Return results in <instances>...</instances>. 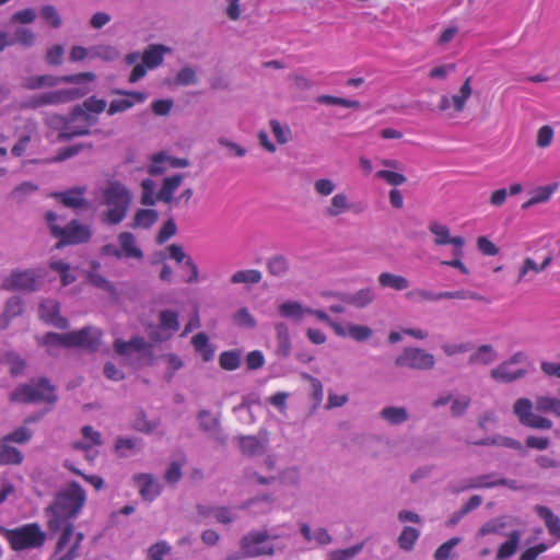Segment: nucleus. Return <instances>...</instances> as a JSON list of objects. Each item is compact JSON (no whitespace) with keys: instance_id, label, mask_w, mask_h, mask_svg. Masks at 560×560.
I'll return each instance as SVG.
<instances>
[{"instance_id":"13d9d810","label":"nucleus","mask_w":560,"mask_h":560,"mask_svg":"<svg viewBox=\"0 0 560 560\" xmlns=\"http://www.w3.org/2000/svg\"><path fill=\"white\" fill-rule=\"evenodd\" d=\"M348 335L355 341H365L373 336V330L365 325L348 324Z\"/></svg>"},{"instance_id":"bf43d9fd","label":"nucleus","mask_w":560,"mask_h":560,"mask_svg":"<svg viewBox=\"0 0 560 560\" xmlns=\"http://www.w3.org/2000/svg\"><path fill=\"white\" fill-rule=\"evenodd\" d=\"M40 18L54 28H59L62 24L61 18L54 5L46 4L40 9Z\"/></svg>"},{"instance_id":"3c124183","label":"nucleus","mask_w":560,"mask_h":560,"mask_svg":"<svg viewBox=\"0 0 560 560\" xmlns=\"http://www.w3.org/2000/svg\"><path fill=\"white\" fill-rule=\"evenodd\" d=\"M70 120H72V124L82 122L84 126H88V128L98 121L95 115L86 112L83 107H79L78 105L73 106L70 110Z\"/></svg>"},{"instance_id":"58836bf2","label":"nucleus","mask_w":560,"mask_h":560,"mask_svg":"<svg viewBox=\"0 0 560 560\" xmlns=\"http://www.w3.org/2000/svg\"><path fill=\"white\" fill-rule=\"evenodd\" d=\"M12 35H13V39H14V45H20L25 49L31 48L35 45L36 35L28 27L16 26L13 30Z\"/></svg>"},{"instance_id":"c03bdc74","label":"nucleus","mask_w":560,"mask_h":560,"mask_svg":"<svg viewBox=\"0 0 560 560\" xmlns=\"http://www.w3.org/2000/svg\"><path fill=\"white\" fill-rule=\"evenodd\" d=\"M120 56L119 50L110 45H96L90 48L91 58H100L105 61H114Z\"/></svg>"},{"instance_id":"680f3d73","label":"nucleus","mask_w":560,"mask_h":560,"mask_svg":"<svg viewBox=\"0 0 560 560\" xmlns=\"http://www.w3.org/2000/svg\"><path fill=\"white\" fill-rule=\"evenodd\" d=\"M451 416L453 418H459L464 416L470 406L471 399L469 396H460L452 399Z\"/></svg>"},{"instance_id":"e2e57ef3","label":"nucleus","mask_w":560,"mask_h":560,"mask_svg":"<svg viewBox=\"0 0 560 560\" xmlns=\"http://www.w3.org/2000/svg\"><path fill=\"white\" fill-rule=\"evenodd\" d=\"M506 527V523L504 521V517H498V518H494V520H491L487 523H485L478 534L480 536H487V535H490V534H500L502 533V530Z\"/></svg>"},{"instance_id":"c9c22d12","label":"nucleus","mask_w":560,"mask_h":560,"mask_svg":"<svg viewBox=\"0 0 560 560\" xmlns=\"http://www.w3.org/2000/svg\"><path fill=\"white\" fill-rule=\"evenodd\" d=\"M278 311L282 317L296 322H301L304 315L307 314L306 308L298 301H285L279 305Z\"/></svg>"},{"instance_id":"f03ea898","label":"nucleus","mask_w":560,"mask_h":560,"mask_svg":"<svg viewBox=\"0 0 560 560\" xmlns=\"http://www.w3.org/2000/svg\"><path fill=\"white\" fill-rule=\"evenodd\" d=\"M86 501L84 489L77 481H71L59 491L50 505L46 508L47 527L51 533L60 530L65 523L77 518Z\"/></svg>"},{"instance_id":"7c9ffc66","label":"nucleus","mask_w":560,"mask_h":560,"mask_svg":"<svg viewBox=\"0 0 560 560\" xmlns=\"http://www.w3.org/2000/svg\"><path fill=\"white\" fill-rule=\"evenodd\" d=\"M159 220V212L154 209H139L130 223L131 229H150Z\"/></svg>"},{"instance_id":"864d4df0","label":"nucleus","mask_w":560,"mask_h":560,"mask_svg":"<svg viewBox=\"0 0 560 560\" xmlns=\"http://www.w3.org/2000/svg\"><path fill=\"white\" fill-rule=\"evenodd\" d=\"M161 328L177 331L179 328L178 313L172 310H163L159 314Z\"/></svg>"},{"instance_id":"69168bd1","label":"nucleus","mask_w":560,"mask_h":560,"mask_svg":"<svg viewBox=\"0 0 560 560\" xmlns=\"http://www.w3.org/2000/svg\"><path fill=\"white\" fill-rule=\"evenodd\" d=\"M177 233V225L173 218H170L161 228L156 235V243L159 245L164 244L171 237H173Z\"/></svg>"},{"instance_id":"0eeeda50","label":"nucleus","mask_w":560,"mask_h":560,"mask_svg":"<svg viewBox=\"0 0 560 560\" xmlns=\"http://www.w3.org/2000/svg\"><path fill=\"white\" fill-rule=\"evenodd\" d=\"M88 90L83 88L61 89L31 95L20 104L21 109H38L48 105L66 104L86 95Z\"/></svg>"},{"instance_id":"9b49d317","label":"nucleus","mask_w":560,"mask_h":560,"mask_svg":"<svg viewBox=\"0 0 560 560\" xmlns=\"http://www.w3.org/2000/svg\"><path fill=\"white\" fill-rule=\"evenodd\" d=\"M269 539V530H250L240 540L242 558H256L260 556H273L275 548L272 546L262 545Z\"/></svg>"},{"instance_id":"dca6fc26","label":"nucleus","mask_w":560,"mask_h":560,"mask_svg":"<svg viewBox=\"0 0 560 560\" xmlns=\"http://www.w3.org/2000/svg\"><path fill=\"white\" fill-rule=\"evenodd\" d=\"M38 315L44 323L52 325L58 329H67L69 327V320L60 315V304L55 300H43L38 307Z\"/></svg>"},{"instance_id":"b1692460","label":"nucleus","mask_w":560,"mask_h":560,"mask_svg":"<svg viewBox=\"0 0 560 560\" xmlns=\"http://www.w3.org/2000/svg\"><path fill=\"white\" fill-rule=\"evenodd\" d=\"M498 359V352L491 345H481L477 347L468 357L469 365H490Z\"/></svg>"},{"instance_id":"72a5a7b5","label":"nucleus","mask_w":560,"mask_h":560,"mask_svg":"<svg viewBox=\"0 0 560 560\" xmlns=\"http://www.w3.org/2000/svg\"><path fill=\"white\" fill-rule=\"evenodd\" d=\"M521 540V532L513 530L508 535V540L504 541L498 549L495 560H509L517 550Z\"/></svg>"},{"instance_id":"f8f14e48","label":"nucleus","mask_w":560,"mask_h":560,"mask_svg":"<svg viewBox=\"0 0 560 560\" xmlns=\"http://www.w3.org/2000/svg\"><path fill=\"white\" fill-rule=\"evenodd\" d=\"M533 402L528 398H518L513 405V412L521 424L532 428L549 430L552 428V421L548 418L533 413Z\"/></svg>"},{"instance_id":"09e8293b","label":"nucleus","mask_w":560,"mask_h":560,"mask_svg":"<svg viewBox=\"0 0 560 560\" xmlns=\"http://www.w3.org/2000/svg\"><path fill=\"white\" fill-rule=\"evenodd\" d=\"M261 280V272L259 270L249 269V270H240L232 275L230 281L233 284L246 283V284H256Z\"/></svg>"},{"instance_id":"f257e3e1","label":"nucleus","mask_w":560,"mask_h":560,"mask_svg":"<svg viewBox=\"0 0 560 560\" xmlns=\"http://www.w3.org/2000/svg\"><path fill=\"white\" fill-rule=\"evenodd\" d=\"M164 330L160 325L150 326L148 330L150 341L138 335L132 336L128 341L117 338L113 343L114 351L135 368L152 366L156 361L153 342H164L172 336Z\"/></svg>"},{"instance_id":"20e7f679","label":"nucleus","mask_w":560,"mask_h":560,"mask_svg":"<svg viewBox=\"0 0 560 560\" xmlns=\"http://www.w3.org/2000/svg\"><path fill=\"white\" fill-rule=\"evenodd\" d=\"M10 400L21 404L47 402L54 405L57 402L58 396L50 381L47 377H39L16 386L10 394Z\"/></svg>"},{"instance_id":"c85d7f7f","label":"nucleus","mask_w":560,"mask_h":560,"mask_svg":"<svg viewBox=\"0 0 560 560\" xmlns=\"http://www.w3.org/2000/svg\"><path fill=\"white\" fill-rule=\"evenodd\" d=\"M277 332V350L276 353L280 358H288L291 353V339L289 328L285 323H277L275 325Z\"/></svg>"},{"instance_id":"6ab92c4d","label":"nucleus","mask_w":560,"mask_h":560,"mask_svg":"<svg viewBox=\"0 0 560 560\" xmlns=\"http://www.w3.org/2000/svg\"><path fill=\"white\" fill-rule=\"evenodd\" d=\"M85 191V187H74L66 191L54 192L52 196L68 208L86 209L89 202L84 198Z\"/></svg>"},{"instance_id":"4468645a","label":"nucleus","mask_w":560,"mask_h":560,"mask_svg":"<svg viewBox=\"0 0 560 560\" xmlns=\"http://www.w3.org/2000/svg\"><path fill=\"white\" fill-rule=\"evenodd\" d=\"M69 334L71 348H83L90 352H96L101 346L102 331L98 328L85 326Z\"/></svg>"},{"instance_id":"4be33fe9","label":"nucleus","mask_w":560,"mask_h":560,"mask_svg":"<svg viewBox=\"0 0 560 560\" xmlns=\"http://www.w3.org/2000/svg\"><path fill=\"white\" fill-rule=\"evenodd\" d=\"M268 439L260 440L255 435L240 438V447L242 453L248 457L261 456L266 453Z\"/></svg>"},{"instance_id":"0e129e2a","label":"nucleus","mask_w":560,"mask_h":560,"mask_svg":"<svg viewBox=\"0 0 560 560\" xmlns=\"http://www.w3.org/2000/svg\"><path fill=\"white\" fill-rule=\"evenodd\" d=\"M198 78L196 71L189 66L182 68L175 77V83L178 85L187 86L196 84Z\"/></svg>"},{"instance_id":"412c9836","label":"nucleus","mask_w":560,"mask_h":560,"mask_svg":"<svg viewBox=\"0 0 560 560\" xmlns=\"http://www.w3.org/2000/svg\"><path fill=\"white\" fill-rule=\"evenodd\" d=\"M352 210V203L345 192H338L332 196L329 205L323 209L326 218H337Z\"/></svg>"},{"instance_id":"e433bc0d","label":"nucleus","mask_w":560,"mask_h":560,"mask_svg":"<svg viewBox=\"0 0 560 560\" xmlns=\"http://www.w3.org/2000/svg\"><path fill=\"white\" fill-rule=\"evenodd\" d=\"M44 345L48 347L49 355H55L54 348L65 347L71 348L70 343V334H58L54 331H49L44 336Z\"/></svg>"},{"instance_id":"37998d69","label":"nucleus","mask_w":560,"mask_h":560,"mask_svg":"<svg viewBox=\"0 0 560 560\" xmlns=\"http://www.w3.org/2000/svg\"><path fill=\"white\" fill-rule=\"evenodd\" d=\"M494 476H495V472L476 476V477L469 479L456 492L465 491V490H469V489H478V488H493V487H495V480H492V478Z\"/></svg>"},{"instance_id":"39448f33","label":"nucleus","mask_w":560,"mask_h":560,"mask_svg":"<svg viewBox=\"0 0 560 560\" xmlns=\"http://www.w3.org/2000/svg\"><path fill=\"white\" fill-rule=\"evenodd\" d=\"M0 534L9 541L14 551L40 548L47 538L46 533L37 523L25 524L13 529L0 526Z\"/></svg>"},{"instance_id":"a211bd4d","label":"nucleus","mask_w":560,"mask_h":560,"mask_svg":"<svg viewBox=\"0 0 560 560\" xmlns=\"http://www.w3.org/2000/svg\"><path fill=\"white\" fill-rule=\"evenodd\" d=\"M133 482L139 489V494L144 501H153L160 495L162 487L159 480L151 474H136Z\"/></svg>"},{"instance_id":"f704fd0d","label":"nucleus","mask_w":560,"mask_h":560,"mask_svg":"<svg viewBox=\"0 0 560 560\" xmlns=\"http://www.w3.org/2000/svg\"><path fill=\"white\" fill-rule=\"evenodd\" d=\"M377 281L382 288H390L396 291H404L410 285L407 278L392 272H382L378 276Z\"/></svg>"},{"instance_id":"ea45409f","label":"nucleus","mask_w":560,"mask_h":560,"mask_svg":"<svg viewBox=\"0 0 560 560\" xmlns=\"http://www.w3.org/2000/svg\"><path fill=\"white\" fill-rule=\"evenodd\" d=\"M419 536L420 532L417 528L405 526L398 536L397 544L404 551H411Z\"/></svg>"},{"instance_id":"2f4dec72","label":"nucleus","mask_w":560,"mask_h":560,"mask_svg":"<svg viewBox=\"0 0 560 560\" xmlns=\"http://www.w3.org/2000/svg\"><path fill=\"white\" fill-rule=\"evenodd\" d=\"M191 345L205 362H209L213 359L214 348L210 345L209 337L206 332L196 334L191 338Z\"/></svg>"},{"instance_id":"1a4fd4ad","label":"nucleus","mask_w":560,"mask_h":560,"mask_svg":"<svg viewBox=\"0 0 560 560\" xmlns=\"http://www.w3.org/2000/svg\"><path fill=\"white\" fill-rule=\"evenodd\" d=\"M95 74L93 72H81L77 74L55 77L50 74L34 75L25 78L22 81V88L34 91L43 88H54L60 83L80 84L83 81H94Z\"/></svg>"},{"instance_id":"2eb2a0df","label":"nucleus","mask_w":560,"mask_h":560,"mask_svg":"<svg viewBox=\"0 0 560 560\" xmlns=\"http://www.w3.org/2000/svg\"><path fill=\"white\" fill-rule=\"evenodd\" d=\"M328 295L357 308H365L376 299L375 290L372 288H363L355 292L334 291Z\"/></svg>"},{"instance_id":"a878e982","label":"nucleus","mask_w":560,"mask_h":560,"mask_svg":"<svg viewBox=\"0 0 560 560\" xmlns=\"http://www.w3.org/2000/svg\"><path fill=\"white\" fill-rule=\"evenodd\" d=\"M184 179L183 174H175L171 177H165L162 183V187L156 192V198L159 201L164 203L174 202V192L182 185Z\"/></svg>"},{"instance_id":"423d86ee","label":"nucleus","mask_w":560,"mask_h":560,"mask_svg":"<svg viewBox=\"0 0 560 560\" xmlns=\"http://www.w3.org/2000/svg\"><path fill=\"white\" fill-rule=\"evenodd\" d=\"M47 271L43 267L15 269L2 281L7 291H21L24 293L37 292L42 289Z\"/></svg>"},{"instance_id":"473e14b6","label":"nucleus","mask_w":560,"mask_h":560,"mask_svg":"<svg viewBox=\"0 0 560 560\" xmlns=\"http://www.w3.org/2000/svg\"><path fill=\"white\" fill-rule=\"evenodd\" d=\"M23 459L22 452L3 439L0 440V465H20Z\"/></svg>"},{"instance_id":"7ed1b4c3","label":"nucleus","mask_w":560,"mask_h":560,"mask_svg":"<svg viewBox=\"0 0 560 560\" xmlns=\"http://www.w3.org/2000/svg\"><path fill=\"white\" fill-rule=\"evenodd\" d=\"M102 197L103 203L108 207L102 213V221L110 225L119 224L127 215L132 200L131 192L122 183L113 180L107 184Z\"/></svg>"},{"instance_id":"4d7b16f0","label":"nucleus","mask_w":560,"mask_h":560,"mask_svg":"<svg viewBox=\"0 0 560 560\" xmlns=\"http://www.w3.org/2000/svg\"><path fill=\"white\" fill-rule=\"evenodd\" d=\"M429 231L434 235V244L436 246H443L448 244L451 236L450 229L438 222H432L429 225Z\"/></svg>"},{"instance_id":"f3484780","label":"nucleus","mask_w":560,"mask_h":560,"mask_svg":"<svg viewBox=\"0 0 560 560\" xmlns=\"http://www.w3.org/2000/svg\"><path fill=\"white\" fill-rule=\"evenodd\" d=\"M115 95L128 96L130 98L113 100L108 106L107 114L113 116L117 113H124L130 109L136 103H143L147 100V94L139 91H127L115 89L112 91Z\"/></svg>"},{"instance_id":"cd10ccee","label":"nucleus","mask_w":560,"mask_h":560,"mask_svg":"<svg viewBox=\"0 0 560 560\" xmlns=\"http://www.w3.org/2000/svg\"><path fill=\"white\" fill-rule=\"evenodd\" d=\"M535 512L541 520H544L549 534L555 536L557 539H560V518H559V516L556 515L549 508H547L545 505H536Z\"/></svg>"},{"instance_id":"bb28decb","label":"nucleus","mask_w":560,"mask_h":560,"mask_svg":"<svg viewBox=\"0 0 560 560\" xmlns=\"http://www.w3.org/2000/svg\"><path fill=\"white\" fill-rule=\"evenodd\" d=\"M118 242L120 250H122V257L141 259L143 257L142 250L136 244V237L130 232H121L118 235Z\"/></svg>"},{"instance_id":"8fccbe9b","label":"nucleus","mask_w":560,"mask_h":560,"mask_svg":"<svg viewBox=\"0 0 560 560\" xmlns=\"http://www.w3.org/2000/svg\"><path fill=\"white\" fill-rule=\"evenodd\" d=\"M233 323L245 329H254L257 326V322L254 316L249 313L247 307H241L232 316Z\"/></svg>"},{"instance_id":"ddd939ff","label":"nucleus","mask_w":560,"mask_h":560,"mask_svg":"<svg viewBox=\"0 0 560 560\" xmlns=\"http://www.w3.org/2000/svg\"><path fill=\"white\" fill-rule=\"evenodd\" d=\"M471 94V77H468L465 79L456 94L452 96H448L446 94L441 95L440 103L436 108L440 112H447L450 109H453L457 114L462 113L464 112L466 103L470 98Z\"/></svg>"},{"instance_id":"9d476101","label":"nucleus","mask_w":560,"mask_h":560,"mask_svg":"<svg viewBox=\"0 0 560 560\" xmlns=\"http://www.w3.org/2000/svg\"><path fill=\"white\" fill-rule=\"evenodd\" d=\"M397 368H407L417 371H430L435 366L432 353L418 347H406L394 361Z\"/></svg>"},{"instance_id":"774afa93","label":"nucleus","mask_w":560,"mask_h":560,"mask_svg":"<svg viewBox=\"0 0 560 560\" xmlns=\"http://www.w3.org/2000/svg\"><path fill=\"white\" fill-rule=\"evenodd\" d=\"M460 542L459 537H453L446 542L442 544L434 552V560H447L451 557V552L455 546Z\"/></svg>"},{"instance_id":"4c0bfd02","label":"nucleus","mask_w":560,"mask_h":560,"mask_svg":"<svg viewBox=\"0 0 560 560\" xmlns=\"http://www.w3.org/2000/svg\"><path fill=\"white\" fill-rule=\"evenodd\" d=\"M102 131L100 129H95L92 131L88 126H84L82 122L80 124H72L70 125V129L68 131H65L62 133H58L57 140L60 142L70 141L71 139L75 137H83V136H90L92 133H101Z\"/></svg>"},{"instance_id":"79ce46f5","label":"nucleus","mask_w":560,"mask_h":560,"mask_svg":"<svg viewBox=\"0 0 560 560\" xmlns=\"http://www.w3.org/2000/svg\"><path fill=\"white\" fill-rule=\"evenodd\" d=\"M242 351H223L219 357L220 366L225 371H234L241 366Z\"/></svg>"},{"instance_id":"393cba45","label":"nucleus","mask_w":560,"mask_h":560,"mask_svg":"<svg viewBox=\"0 0 560 560\" xmlns=\"http://www.w3.org/2000/svg\"><path fill=\"white\" fill-rule=\"evenodd\" d=\"M509 368L510 365L506 361L501 362L490 371L491 378L495 382L508 384L523 378L527 374V371L524 369L512 372Z\"/></svg>"},{"instance_id":"de8ad7c7","label":"nucleus","mask_w":560,"mask_h":560,"mask_svg":"<svg viewBox=\"0 0 560 560\" xmlns=\"http://www.w3.org/2000/svg\"><path fill=\"white\" fill-rule=\"evenodd\" d=\"M85 149L92 150L93 144L92 143H77V144H73L70 147L61 148L58 150L56 156L51 161L56 162V163L63 162L68 159L75 156L77 154H79L81 151H83Z\"/></svg>"},{"instance_id":"c756f323","label":"nucleus","mask_w":560,"mask_h":560,"mask_svg":"<svg viewBox=\"0 0 560 560\" xmlns=\"http://www.w3.org/2000/svg\"><path fill=\"white\" fill-rule=\"evenodd\" d=\"M380 418L390 425H400L408 421L409 413L406 407L386 406L380 411Z\"/></svg>"},{"instance_id":"5701e85b","label":"nucleus","mask_w":560,"mask_h":560,"mask_svg":"<svg viewBox=\"0 0 560 560\" xmlns=\"http://www.w3.org/2000/svg\"><path fill=\"white\" fill-rule=\"evenodd\" d=\"M170 51L171 48L162 44H151L142 54V62L148 69H155L163 63L164 55Z\"/></svg>"},{"instance_id":"49530a36","label":"nucleus","mask_w":560,"mask_h":560,"mask_svg":"<svg viewBox=\"0 0 560 560\" xmlns=\"http://www.w3.org/2000/svg\"><path fill=\"white\" fill-rule=\"evenodd\" d=\"M45 125L50 129L57 130L59 131V133H62L70 129L72 120H70V114L68 116L59 114H47L45 117Z\"/></svg>"},{"instance_id":"6e6552de","label":"nucleus","mask_w":560,"mask_h":560,"mask_svg":"<svg viewBox=\"0 0 560 560\" xmlns=\"http://www.w3.org/2000/svg\"><path fill=\"white\" fill-rule=\"evenodd\" d=\"M51 235L58 238L56 248L60 249L67 245L88 243L92 237V230L90 225L73 219L66 226H51Z\"/></svg>"},{"instance_id":"5fc2aeb1","label":"nucleus","mask_w":560,"mask_h":560,"mask_svg":"<svg viewBox=\"0 0 560 560\" xmlns=\"http://www.w3.org/2000/svg\"><path fill=\"white\" fill-rule=\"evenodd\" d=\"M33 438V430L26 428L25 425L16 428L11 433L2 436L1 439L4 442L9 443H18V444H26Z\"/></svg>"},{"instance_id":"338daca9","label":"nucleus","mask_w":560,"mask_h":560,"mask_svg":"<svg viewBox=\"0 0 560 560\" xmlns=\"http://www.w3.org/2000/svg\"><path fill=\"white\" fill-rule=\"evenodd\" d=\"M171 552L170 545L164 541H158L148 550L149 560H164V557Z\"/></svg>"},{"instance_id":"603ef678","label":"nucleus","mask_w":560,"mask_h":560,"mask_svg":"<svg viewBox=\"0 0 560 560\" xmlns=\"http://www.w3.org/2000/svg\"><path fill=\"white\" fill-rule=\"evenodd\" d=\"M37 190V186L31 182H23L18 185L9 195V197L18 203H22L28 196Z\"/></svg>"},{"instance_id":"052dcab7","label":"nucleus","mask_w":560,"mask_h":560,"mask_svg":"<svg viewBox=\"0 0 560 560\" xmlns=\"http://www.w3.org/2000/svg\"><path fill=\"white\" fill-rule=\"evenodd\" d=\"M269 125L278 143L285 144L290 141L291 129L288 126H282L277 119H271Z\"/></svg>"},{"instance_id":"a18cd8bd","label":"nucleus","mask_w":560,"mask_h":560,"mask_svg":"<svg viewBox=\"0 0 560 560\" xmlns=\"http://www.w3.org/2000/svg\"><path fill=\"white\" fill-rule=\"evenodd\" d=\"M363 547L364 541H361L349 548L331 550L327 555V560H351L363 550Z\"/></svg>"},{"instance_id":"aec40b11","label":"nucleus","mask_w":560,"mask_h":560,"mask_svg":"<svg viewBox=\"0 0 560 560\" xmlns=\"http://www.w3.org/2000/svg\"><path fill=\"white\" fill-rule=\"evenodd\" d=\"M199 420V429L206 433L213 435L221 443L225 442V438L221 435V424L219 417H212L209 410H200L197 415Z\"/></svg>"},{"instance_id":"6e6d98bb","label":"nucleus","mask_w":560,"mask_h":560,"mask_svg":"<svg viewBox=\"0 0 560 560\" xmlns=\"http://www.w3.org/2000/svg\"><path fill=\"white\" fill-rule=\"evenodd\" d=\"M155 186V182L150 178L141 182L142 195L140 201L143 206H154L159 201L156 195H154Z\"/></svg>"},{"instance_id":"a19ab883","label":"nucleus","mask_w":560,"mask_h":560,"mask_svg":"<svg viewBox=\"0 0 560 560\" xmlns=\"http://www.w3.org/2000/svg\"><path fill=\"white\" fill-rule=\"evenodd\" d=\"M267 269L271 276L281 278L289 271V261L283 255H275L267 260Z\"/></svg>"}]
</instances>
